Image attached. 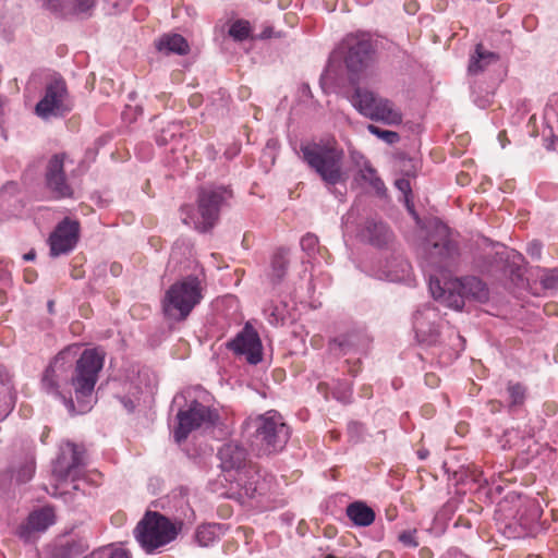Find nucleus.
I'll return each instance as SVG.
<instances>
[{
    "instance_id": "nucleus-47",
    "label": "nucleus",
    "mask_w": 558,
    "mask_h": 558,
    "mask_svg": "<svg viewBox=\"0 0 558 558\" xmlns=\"http://www.w3.org/2000/svg\"><path fill=\"white\" fill-rule=\"evenodd\" d=\"M547 148L548 149H554V140L551 142H549V144L547 145Z\"/></svg>"
},
{
    "instance_id": "nucleus-46",
    "label": "nucleus",
    "mask_w": 558,
    "mask_h": 558,
    "mask_svg": "<svg viewBox=\"0 0 558 558\" xmlns=\"http://www.w3.org/2000/svg\"><path fill=\"white\" fill-rule=\"evenodd\" d=\"M418 457H420L421 459H425V458L427 457V451H425V450H424V451H423V450H420V451H418Z\"/></svg>"
},
{
    "instance_id": "nucleus-11",
    "label": "nucleus",
    "mask_w": 558,
    "mask_h": 558,
    "mask_svg": "<svg viewBox=\"0 0 558 558\" xmlns=\"http://www.w3.org/2000/svg\"><path fill=\"white\" fill-rule=\"evenodd\" d=\"M84 465V450L75 444L68 442L54 462L52 473L58 481H65L68 478L76 481L81 478Z\"/></svg>"
},
{
    "instance_id": "nucleus-8",
    "label": "nucleus",
    "mask_w": 558,
    "mask_h": 558,
    "mask_svg": "<svg viewBox=\"0 0 558 558\" xmlns=\"http://www.w3.org/2000/svg\"><path fill=\"white\" fill-rule=\"evenodd\" d=\"M177 418L178 427L174 429L173 437L180 444L187 438L192 430L213 425L217 421L218 414L209 407L193 399L185 410H179Z\"/></svg>"
},
{
    "instance_id": "nucleus-48",
    "label": "nucleus",
    "mask_w": 558,
    "mask_h": 558,
    "mask_svg": "<svg viewBox=\"0 0 558 558\" xmlns=\"http://www.w3.org/2000/svg\"><path fill=\"white\" fill-rule=\"evenodd\" d=\"M52 306H53V302H52V301H50V302L48 303L49 312H52Z\"/></svg>"
},
{
    "instance_id": "nucleus-12",
    "label": "nucleus",
    "mask_w": 558,
    "mask_h": 558,
    "mask_svg": "<svg viewBox=\"0 0 558 558\" xmlns=\"http://www.w3.org/2000/svg\"><path fill=\"white\" fill-rule=\"evenodd\" d=\"M80 236V223L64 218L49 236L50 255L58 257L69 254L75 247Z\"/></svg>"
},
{
    "instance_id": "nucleus-18",
    "label": "nucleus",
    "mask_w": 558,
    "mask_h": 558,
    "mask_svg": "<svg viewBox=\"0 0 558 558\" xmlns=\"http://www.w3.org/2000/svg\"><path fill=\"white\" fill-rule=\"evenodd\" d=\"M437 316L434 308L425 307L422 311H417L414 315V330L418 341L427 344L435 343L439 336L438 328L432 323Z\"/></svg>"
},
{
    "instance_id": "nucleus-6",
    "label": "nucleus",
    "mask_w": 558,
    "mask_h": 558,
    "mask_svg": "<svg viewBox=\"0 0 558 558\" xmlns=\"http://www.w3.org/2000/svg\"><path fill=\"white\" fill-rule=\"evenodd\" d=\"M134 534L141 546L147 553H151L173 541L178 531L166 517L157 512H148L138 522Z\"/></svg>"
},
{
    "instance_id": "nucleus-15",
    "label": "nucleus",
    "mask_w": 558,
    "mask_h": 558,
    "mask_svg": "<svg viewBox=\"0 0 558 558\" xmlns=\"http://www.w3.org/2000/svg\"><path fill=\"white\" fill-rule=\"evenodd\" d=\"M437 230L440 235L439 241L430 239L427 242V245L432 246L428 252L427 265L430 268L441 269L449 265L448 260L454 255L456 247L448 239V232L445 226H439Z\"/></svg>"
},
{
    "instance_id": "nucleus-44",
    "label": "nucleus",
    "mask_w": 558,
    "mask_h": 558,
    "mask_svg": "<svg viewBox=\"0 0 558 558\" xmlns=\"http://www.w3.org/2000/svg\"><path fill=\"white\" fill-rule=\"evenodd\" d=\"M35 258V252L31 251L24 255V259L33 260Z\"/></svg>"
},
{
    "instance_id": "nucleus-17",
    "label": "nucleus",
    "mask_w": 558,
    "mask_h": 558,
    "mask_svg": "<svg viewBox=\"0 0 558 558\" xmlns=\"http://www.w3.org/2000/svg\"><path fill=\"white\" fill-rule=\"evenodd\" d=\"M54 512L50 507H44L29 513L27 521L17 530V535L28 542L34 533L45 532L54 523Z\"/></svg>"
},
{
    "instance_id": "nucleus-21",
    "label": "nucleus",
    "mask_w": 558,
    "mask_h": 558,
    "mask_svg": "<svg viewBox=\"0 0 558 558\" xmlns=\"http://www.w3.org/2000/svg\"><path fill=\"white\" fill-rule=\"evenodd\" d=\"M367 118L387 125H399L402 123V113L386 98H381Z\"/></svg>"
},
{
    "instance_id": "nucleus-39",
    "label": "nucleus",
    "mask_w": 558,
    "mask_h": 558,
    "mask_svg": "<svg viewBox=\"0 0 558 558\" xmlns=\"http://www.w3.org/2000/svg\"><path fill=\"white\" fill-rule=\"evenodd\" d=\"M397 189L403 193L405 196V202L409 210L414 214L413 209L410 207L408 195L411 193V185L408 179L401 178L396 180L395 182Z\"/></svg>"
},
{
    "instance_id": "nucleus-42",
    "label": "nucleus",
    "mask_w": 558,
    "mask_h": 558,
    "mask_svg": "<svg viewBox=\"0 0 558 558\" xmlns=\"http://www.w3.org/2000/svg\"><path fill=\"white\" fill-rule=\"evenodd\" d=\"M527 251L533 257L541 256V245L538 243H531L527 247Z\"/></svg>"
},
{
    "instance_id": "nucleus-16",
    "label": "nucleus",
    "mask_w": 558,
    "mask_h": 558,
    "mask_svg": "<svg viewBox=\"0 0 558 558\" xmlns=\"http://www.w3.org/2000/svg\"><path fill=\"white\" fill-rule=\"evenodd\" d=\"M221 469L225 472L234 471L235 475L248 469L247 451L238 442L225 444L219 450Z\"/></svg>"
},
{
    "instance_id": "nucleus-37",
    "label": "nucleus",
    "mask_w": 558,
    "mask_h": 558,
    "mask_svg": "<svg viewBox=\"0 0 558 558\" xmlns=\"http://www.w3.org/2000/svg\"><path fill=\"white\" fill-rule=\"evenodd\" d=\"M35 472V463L34 461H27L24 464L20 466V469L16 471L15 477L19 483H26L28 482Z\"/></svg>"
},
{
    "instance_id": "nucleus-4",
    "label": "nucleus",
    "mask_w": 558,
    "mask_h": 558,
    "mask_svg": "<svg viewBox=\"0 0 558 558\" xmlns=\"http://www.w3.org/2000/svg\"><path fill=\"white\" fill-rule=\"evenodd\" d=\"M301 153L304 161L327 186L347 182L349 174L343 168L344 151L336 140L302 145Z\"/></svg>"
},
{
    "instance_id": "nucleus-35",
    "label": "nucleus",
    "mask_w": 558,
    "mask_h": 558,
    "mask_svg": "<svg viewBox=\"0 0 558 558\" xmlns=\"http://www.w3.org/2000/svg\"><path fill=\"white\" fill-rule=\"evenodd\" d=\"M510 397V405H520L525 399V388L520 384H511L508 386Z\"/></svg>"
},
{
    "instance_id": "nucleus-34",
    "label": "nucleus",
    "mask_w": 558,
    "mask_h": 558,
    "mask_svg": "<svg viewBox=\"0 0 558 558\" xmlns=\"http://www.w3.org/2000/svg\"><path fill=\"white\" fill-rule=\"evenodd\" d=\"M367 130L369 131V133L376 135L378 138L383 140L387 144H395L400 140V136L397 132L383 130L374 124H369L367 126Z\"/></svg>"
},
{
    "instance_id": "nucleus-20",
    "label": "nucleus",
    "mask_w": 558,
    "mask_h": 558,
    "mask_svg": "<svg viewBox=\"0 0 558 558\" xmlns=\"http://www.w3.org/2000/svg\"><path fill=\"white\" fill-rule=\"evenodd\" d=\"M362 235L372 245L378 247L388 244L392 240V232L389 227L385 222L375 219L366 221Z\"/></svg>"
},
{
    "instance_id": "nucleus-36",
    "label": "nucleus",
    "mask_w": 558,
    "mask_h": 558,
    "mask_svg": "<svg viewBox=\"0 0 558 558\" xmlns=\"http://www.w3.org/2000/svg\"><path fill=\"white\" fill-rule=\"evenodd\" d=\"M541 283L545 289L558 288V268L547 269L541 276Z\"/></svg>"
},
{
    "instance_id": "nucleus-28",
    "label": "nucleus",
    "mask_w": 558,
    "mask_h": 558,
    "mask_svg": "<svg viewBox=\"0 0 558 558\" xmlns=\"http://www.w3.org/2000/svg\"><path fill=\"white\" fill-rule=\"evenodd\" d=\"M9 374L3 367H0V420L4 418L12 410L10 397Z\"/></svg>"
},
{
    "instance_id": "nucleus-33",
    "label": "nucleus",
    "mask_w": 558,
    "mask_h": 558,
    "mask_svg": "<svg viewBox=\"0 0 558 558\" xmlns=\"http://www.w3.org/2000/svg\"><path fill=\"white\" fill-rule=\"evenodd\" d=\"M250 23L243 20L235 21L229 29V35L239 41L246 39L250 36Z\"/></svg>"
},
{
    "instance_id": "nucleus-38",
    "label": "nucleus",
    "mask_w": 558,
    "mask_h": 558,
    "mask_svg": "<svg viewBox=\"0 0 558 558\" xmlns=\"http://www.w3.org/2000/svg\"><path fill=\"white\" fill-rule=\"evenodd\" d=\"M301 247L307 254L312 255L318 247V238L314 234H306L301 239Z\"/></svg>"
},
{
    "instance_id": "nucleus-51",
    "label": "nucleus",
    "mask_w": 558,
    "mask_h": 558,
    "mask_svg": "<svg viewBox=\"0 0 558 558\" xmlns=\"http://www.w3.org/2000/svg\"><path fill=\"white\" fill-rule=\"evenodd\" d=\"M350 372H351L352 374H356V373H357V369H355V371H354V369H351Z\"/></svg>"
},
{
    "instance_id": "nucleus-30",
    "label": "nucleus",
    "mask_w": 558,
    "mask_h": 558,
    "mask_svg": "<svg viewBox=\"0 0 558 558\" xmlns=\"http://www.w3.org/2000/svg\"><path fill=\"white\" fill-rule=\"evenodd\" d=\"M357 179L368 184L378 193L384 189L383 181L377 175L376 170L368 162H365L360 169Z\"/></svg>"
},
{
    "instance_id": "nucleus-14",
    "label": "nucleus",
    "mask_w": 558,
    "mask_h": 558,
    "mask_svg": "<svg viewBox=\"0 0 558 558\" xmlns=\"http://www.w3.org/2000/svg\"><path fill=\"white\" fill-rule=\"evenodd\" d=\"M64 160V154H57L49 160L47 166V186L56 198L71 197L73 195V190L65 180L63 171Z\"/></svg>"
},
{
    "instance_id": "nucleus-1",
    "label": "nucleus",
    "mask_w": 558,
    "mask_h": 558,
    "mask_svg": "<svg viewBox=\"0 0 558 558\" xmlns=\"http://www.w3.org/2000/svg\"><path fill=\"white\" fill-rule=\"evenodd\" d=\"M74 356L71 349L61 351L46 368L43 387L60 398L70 413H84L90 409L92 395L104 365V355L95 349L85 350L76 362L69 383Z\"/></svg>"
},
{
    "instance_id": "nucleus-3",
    "label": "nucleus",
    "mask_w": 558,
    "mask_h": 558,
    "mask_svg": "<svg viewBox=\"0 0 558 558\" xmlns=\"http://www.w3.org/2000/svg\"><path fill=\"white\" fill-rule=\"evenodd\" d=\"M429 291L436 301L447 307L461 311L465 300L485 302L488 300L486 284L476 277L463 279L449 278L445 274L438 277L429 272Z\"/></svg>"
},
{
    "instance_id": "nucleus-40",
    "label": "nucleus",
    "mask_w": 558,
    "mask_h": 558,
    "mask_svg": "<svg viewBox=\"0 0 558 558\" xmlns=\"http://www.w3.org/2000/svg\"><path fill=\"white\" fill-rule=\"evenodd\" d=\"M399 541L409 547H416L418 544L415 539L414 532L404 531L399 535Z\"/></svg>"
},
{
    "instance_id": "nucleus-5",
    "label": "nucleus",
    "mask_w": 558,
    "mask_h": 558,
    "mask_svg": "<svg viewBox=\"0 0 558 558\" xmlns=\"http://www.w3.org/2000/svg\"><path fill=\"white\" fill-rule=\"evenodd\" d=\"M202 299L201 280L196 276H187L167 290L162 301L163 312L171 318L185 319Z\"/></svg>"
},
{
    "instance_id": "nucleus-19",
    "label": "nucleus",
    "mask_w": 558,
    "mask_h": 558,
    "mask_svg": "<svg viewBox=\"0 0 558 558\" xmlns=\"http://www.w3.org/2000/svg\"><path fill=\"white\" fill-rule=\"evenodd\" d=\"M234 482L240 498H253L255 494L262 489L259 485V474L254 465H250L247 470L235 475Z\"/></svg>"
},
{
    "instance_id": "nucleus-13",
    "label": "nucleus",
    "mask_w": 558,
    "mask_h": 558,
    "mask_svg": "<svg viewBox=\"0 0 558 558\" xmlns=\"http://www.w3.org/2000/svg\"><path fill=\"white\" fill-rule=\"evenodd\" d=\"M228 348L236 354L245 355L251 364L262 361L260 339L254 328L248 325L228 343Z\"/></svg>"
},
{
    "instance_id": "nucleus-26",
    "label": "nucleus",
    "mask_w": 558,
    "mask_h": 558,
    "mask_svg": "<svg viewBox=\"0 0 558 558\" xmlns=\"http://www.w3.org/2000/svg\"><path fill=\"white\" fill-rule=\"evenodd\" d=\"M381 97L371 90L357 87L352 97L353 106L365 117H368L374 107H377Z\"/></svg>"
},
{
    "instance_id": "nucleus-31",
    "label": "nucleus",
    "mask_w": 558,
    "mask_h": 558,
    "mask_svg": "<svg viewBox=\"0 0 558 558\" xmlns=\"http://www.w3.org/2000/svg\"><path fill=\"white\" fill-rule=\"evenodd\" d=\"M287 267L288 258L286 256V252L280 251L274 256V259L271 262L270 277L275 283H278L282 280V278L286 275Z\"/></svg>"
},
{
    "instance_id": "nucleus-24",
    "label": "nucleus",
    "mask_w": 558,
    "mask_h": 558,
    "mask_svg": "<svg viewBox=\"0 0 558 558\" xmlns=\"http://www.w3.org/2000/svg\"><path fill=\"white\" fill-rule=\"evenodd\" d=\"M156 48L166 54L177 53L181 56L186 54L190 50L187 41L179 34H167L161 36L156 43Z\"/></svg>"
},
{
    "instance_id": "nucleus-32",
    "label": "nucleus",
    "mask_w": 558,
    "mask_h": 558,
    "mask_svg": "<svg viewBox=\"0 0 558 558\" xmlns=\"http://www.w3.org/2000/svg\"><path fill=\"white\" fill-rule=\"evenodd\" d=\"M217 538V531L215 525H202L197 529L196 541L201 546H209Z\"/></svg>"
},
{
    "instance_id": "nucleus-29",
    "label": "nucleus",
    "mask_w": 558,
    "mask_h": 558,
    "mask_svg": "<svg viewBox=\"0 0 558 558\" xmlns=\"http://www.w3.org/2000/svg\"><path fill=\"white\" fill-rule=\"evenodd\" d=\"M360 337L357 335H349L336 338L330 342V350L339 354H348L356 350Z\"/></svg>"
},
{
    "instance_id": "nucleus-9",
    "label": "nucleus",
    "mask_w": 558,
    "mask_h": 558,
    "mask_svg": "<svg viewBox=\"0 0 558 558\" xmlns=\"http://www.w3.org/2000/svg\"><path fill=\"white\" fill-rule=\"evenodd\" d=\"M72 109L65 82L56 78L47 84L44 97L36 105L35 111L41 119L63 117Z\"/></svg>"
},
{
    "instance_id": "nucleus-27",
    "label": "nucleus",
    "mask_w": 558,
    "mask_h": 558,
    "mask_svg": "<svg viewBox=\"0 0 558 558\" xmlns=\"http://www.w3.org/2000/svg\"><path fill=\"white\" fill-rule=\"evenodd\" d=\"M410 268L411 266L405 259L396 257L387 263L385 275L390 281H400L409 275Z\"/></svg>"
},
{
    "instance_id": "nucleus-25",
    "label": "nucleus",
    "mask_w": 558,
    "mask_h": 558,
    "mask_svg": "<svg viewBox=\"0 0 558 558\" xmlns=\"http://www.w3.org/2000/svg\"><path fill=\"white\" fill-rule=\"evenodd\" d=\"M498 59L497 53L488 51L482 44H477L469 63V72L474 75L478 74L489 64L497 62Z\"/></svg>"
},
{
    "instance_id": "nucleus-49",
    "label": "nucleus",
    "mask_w": 558,
    "mask_h": 558,
    "mask_svg": "<svg viewBox=\"0 0 558 558\" xmlns=\"http://www.w3.org/2000/svg\"><path fill=\"white\" fill-rule=\"evenodd\" d=\"M111 270H112L113 272H116V271H118V268H116L114 266H112V267H111Z\"/></svg>"
},
{
    "instance_id": "nucleus-23",
    "label": "nucleus",
    "mask_w": 558,
    "mask_h": 558,
    "mask_svg": "<svg viewBox=\"0 0 558 558\" xmlns=\"http://www.w3.org/2000/svg\"><path fill=\"white\" fill-rule=\"evenodd\" d=\"M347 515L356 526H369L375 521V512L363 501H354L347 507Z\"/></svg>"
},
{
    "instance_id": "nucleus-43",
    "label": "nucleus",
    "mask_w": 558,
    "mask_h": 558,
    "mask_svg": "<svg viewBox=\"0 0 558 558\" xmlns=\"http://www.w3.org/2000/svg\"><path fill=\"white\" fill-rule=\"evenodd\" d=\"M191 393H192V391H191V390H186V391H184V392H182V393H180V395H177V396L174 397L173 402H174L175 404H178V403L180 402V400H181V399L185 400L187 397H191Z\"/></svg>"
},
{
    "instance_id": "nucleus-10",
    "label": "nucleus",
    "mask_w": 558,
    "mask_h": 558,
    "mask_svg": "<svg viewBox=\"0 0 558 558\" xmlns=\"http://www.w3.org/2000/svg\"><path fill=\"white\" fill-rule=\"evenodd\" d=\"M347 48L344 62L350 80L355 83L366 72L372 61V45L367 39L349 36L343 43Z\"/></svg>"
},
{
    "instance_id": "nucleus-45",
    "label": "nucleus",
    "mask_w": 558,
    "mask_h": 558,
    "mask_svg": "<svg viewBox=\"0 0 558 558\" xmlns=\"http://www.w3.org/2000/svg\"><path fill=\"white\" fill-rule=\"evenodd\" d=\"M157 142L161 145L166 144L167 143V138L166 136L161 135L157 138Z\"/></svg>"
},
{
    "instance_id": "nucleus-50",
    "label": "nucleus",
    "mask_w": 558,
    "mask_h": 558,
    "mask_svg": "<svg viewBox=\"0 0 558 558\" xmlns=\"http://www.w3.org/2000/svg\"><path fill=\"white\" fill-rule=\"evenodd\" d=\"M111 270H112L113 272H116V271H118V268H116L114 266H112V267H111Z\"/></svg>"
},
{
    "instance_id": "nucleus-2",
    "label": "nucleus",
    "mask_w": 558,
    "mask_h": 558,
    "mask_svg": "<svg viewBox=\"0 0 558 558\" xmlns=\"http://www.w3.org/2000/svg\"><path fill=\"white\" fill-rule=\"evenodd\" d=\"M251 448L258 456H269L281 451L289 438L290 428L276 411H268L244 423Z\"/></svg>"
},
{
    "instance_id": "nucleus-22",
    "label": "nucleus",
    "mask_w": 558,
    "mask_h": 558,
    "mask_svg": "<svg viewBox=\"0 0 558 558\" xmlns=\"http://www.w3.org/2000/svg\"><path fill=\"white\" fill-rule=\"evenodd\" d=\"M43 2L48 10L66 15L88 11L95 0H43Z\"/></svg>"
},
{
    "instance_id": "nucleus-7",
    "label": "nucleus",
    "mask_w": 558,
    "mask_h": 558,
    "mask_svg": "<svg viewBox=\"0 0 558 558\" xmlns=\"http://www.w3.org/2000/svg\"><path fill=\"white\" fill-rule=\"evenodd\" d=\"M227 191L222 187L201 190L196 214H191L192 209L184 206L182 211L186 215L182 218V221L185 225H193L201 232L208 231L218 220L220 205Z\"/></svg>"
},
{
    "instance_id": "nucleus-52",
    "label": "nucleus",
    "mask_w": 558,
    "mask_h": 558,
    "mask_svg": "<svg viewBox=\"0 0 558 558\" xmlns=\"http://www.w3.org/2000/svg\"><path fill=\"white\" fill-rule=\"evenodd\" d=\"M325 558H335V557H333V556H327V557H325Z\"/></svg>"
},
{
    "instance_id": "nucleus-41",
    "label": "nucleus",
    "mask_w": 558,
    "mask_h": 558,
    "mask_svg": "<svg viewBox=\"0 0 558 558\" xmlns=\"http://www.w3.org/2000/svg\"><path fill=\"white\" fill-rule=\"evenodd\" d=\"M109 558H131L129 553L125 549L117 548L111 551Z\"/></svg>"
}]
</instances>
